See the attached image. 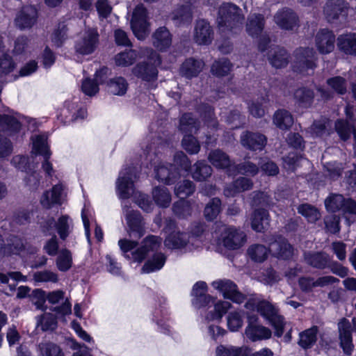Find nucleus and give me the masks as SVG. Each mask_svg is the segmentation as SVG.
Returning a JSON list of instances; mask_svg holds the SVG:
<instances>
[{"instance_id":"obj_1","label":"nucleus","mask_w":356,"mask_h":356,"mask_svg":"<svg viewBox=\"0 0 356 356\" xmlns=\"http://www.w3.org/2000/svg\"><path fill=\"white\" fill-rule=\"evenodd\" d=\"M245 19L241 9L232 3H223L218 8L217 23L222 31L236 33Z\"/></svg>"},{"instance_id":"obj_2","label":"nucleus","mask_w":356,"mask_h":356,"mask_svg":"<svg viewBox=\"0 0 356 356\" xmlns=\"http://www.w3.org/2000/svg\"><path fill=\"white\" fill-rule=\"evenodd\" d=\"M261 316L267 320L275 330V336L281 337L284 331L285 321L283 316L278 314V310L270 302L259 300V311Z\"/></svg>"},{"instance_id":"obj_3","label":"nucleus","mask_w":356,"mask_h":356,"mask_svg":"<svg viewBox=\"0 0 356 356\" xmlns=\"http://www.w3.org/2000/svg\"><path fill=\"white\" fill-rule=\"evenodd\" d=\"M317 58L312 48L300 47L294 52L292 69L294 72L302 74L316 67Z\"/></svg>"},{"instance_id":"obj_4","label":"nucleus","mask_w":356,"mask_h":356,"mask_svg":"<svg viewBox=\"0 0 356 356\" xmlns=\"http://www.w3.org/2000/svg\"><path fill=\"white\" fill-rule=\"evenodd\" d=\"M131 29L134 36L143 40L149 33L147 10L143 6H137L133 12L130 22Z\"/></svg>"},{"instance_id":"obj_5","label":"nucleus","mask_w":356,"mask_h":356,"mask_svg":"<svg viewBox=\"0 0 356 356\" xmlns=\"http://www.w3.org/2000/svg\"><path fill=\"white\" fill-rule=\"evenodd\" d=\"M212 284L222 293L224 298L234 303H243L247 298L245 294L239 291L236 284L230 280H220L213 282Z\"/></svg>"},{"instance_id":"obj_6","label":"nucleus","mask_w":356,"mask_h":356,"mask_svg":"<svg viewBox=\"0 0 356 356\" xmlns=\"http://www.w3.org/2000/svg\"><path fill=\"white\" fill-rule=\"evenodd\" d=\"M208 286L205 282L198 281L193 286L191 296L192 303L197 309L204 308L213 305L216 298L207 294Z\"/></svg>"},{"instance_id":"obj_7","label":"nucleus","mask_w":356,"mask_h":356,"mask_svg":"<svg viewBox=\"0 0 356 356\" xmlns=\"http://www.w3.org/2000/svg\"><path fill=\"white\" fill-rule=\"evenodd\" d=\"M214 36V32L210 23L205 19L197 20L195 29L193 40L199 45H209L211 44Z\"/></svg>"},{"instance_id":"obj_8","label":"nucleus","mask_w":356,"mask_h":356,"mask_svg":"<svg viewBox=\"0 0 356 356\" xmlns=\"http://www.w3.org/2000/svg\"><path fill=\"white\" fill-rule=\"evenodd\" d=\"M241 145L250 151H261L267 143L266 136L259 132L243 131L240 137Z\"/></svg>"},{"instance_id":"obj_9","label":"nucleus","mask_w":356,"mask_h":356,"mask_svg":"<svg viewBox=\"0 0 356 356\" xmlns=\"http://www.w3.org/2000/svg\"><path fill=\"white\" fill-rule=\"evenodd\" d=\"M224 247L229 250L239 249L245 242L246 236L234 227L226 228L222 234Z\"/></svg>"},{"instance_id":"obj_10","label":"nucleus","mask_w":356,"mask_h":356,"mask_svg":"<svg viewBox=\"0 0 356 356\" xmlns=\"http://www.w3.org/2000/svg\"><path fill=\"white\" fill-rule=\"evenodd\" d=\"M155 177L159 182L172 185L180 178L179 170L172 163L159 165L155 168Z\"/></svg>"},{"instance_id":"obj_11","label":"nucleus","mask_w":356,"mask_h":356,"mask_svg":"<svg viewBox=\"0 0 356 356\" xmlns=\"http://www.w3.org/2000/svg\"><path fill=\"white\" fill-rule=\"evenodd\" d=\"M38 17V10L34 6H24L17 15L15 22L21 30L31 28Z\"/></svg>"},{"instance_id":"obj_12","label":"nucleus","mask_w":356,"mask_h":356,"mask_svg":"<svg viewBox=\"0 0 356 356\" xmlns=\"http://www.w3.org/2000/svg\"><path fill=\"white\" fill-rule=\"evenodd\" d=\"M275 21L282 29L292 31L295 27L298 26L299 17L291 8H284L277 12Z\"/></svg>"},{"instance_id":"obj_13","label":"nucleus","mask_w":356,"mask_h":356,"mask_svg":"<svg viewBox=\"0 0 356 356\" xmlns=\"http://www.w3.org/2000/svg\"><path fill=\"white\" fill-rule=\"evenodd\" d=\"M99 33L97 30H90L79 42L75 44V51L82 56L90 55L97 49L99 42Z\"/></svg>"},{"instance_id":"obj_14","label":"nucleus","mask_w":356,"mask_h":356,"mask_svg":"<svg viewBox=\"0 0 356 356\" xmlns=\"http://www.w3.org/2000/svg\"><path fill=\"white\" fill-rule=\"evenodd\" d=\"M335 35L328 29H321L316 35V45L322 54L331 53L334 49Z\"/></svg>"},{"instance_id":"obj_15","label":"nucleus","mask_w":356,"mask_h":356,"mask_svg":"<svg viewBox=\"0 0 356 356\" xmlns=\"http://www.w3.org/2000/svg\"><path fill=\"white\" fill-rule=\"evenodd\" d=\"M135 186L132 179L131 169H128L124 175L119 177L116 182V191L120 199L128 200L134 192Z\"/></svg>"},{"instance_id":"obj_16","label":"nucleus","mask_w":356,"mask_h":356,"mask_svg":"<svg viewBox=\"0 0 356 356\" xmlns=\"http://www.w3.org/2000/svg\"><path fill=\"white\" fill-rule=\"evenodd\" d=\"M63 191L61 184L54 185L49 191L43 192L40 200V204L46 209H50L56 204L60 205Z\"/></svg>"},{"instance_id":"obj_17","label":"nucleus","mask_w":356,"mask_h":356,"mask_svg":"<svg viewBox=\"0 0 356 356\" xmlns=\"http://www.w3.org/2000/svg\"><path fill=\"white\" fill-rule=\"evenodd\" d=\"M133 73L137 78L144 81L152 82L157 79L159 72L154 63L143 61L136 65L133 69Z\"/></svg>"},{"instance_id":"obj_18","label":"nucleus","mask_w":356,"mask_h":356,"mask_svg":"<svg viewBox=\"0 0 356 356\" xmlns=\"http://www.w3.org/2000/svg\"><path fill=\"white\" fill-rule=\"evenodd\" d=\"M305 263L318 270H324L331 259L329 254L324 251H307L303 254Z\"/></svg>"},{"instance_id":"obj_19","label":"nucleus","mask_w":356,"mask_h":356,"mask_svg":"<svg viewBox=\"0 0 356 356\" xmlns=\"http://www.w3.org/2000/svg\"><path fill=\"white\" fill-rule=\"evenodd\" d=\"M209 162L217 169L226 170L232 173L234 163L230 159L229 156L220 149L211 150L208 156Z\"/></svg>"},{"instance_id":"obj_20","label":"nucleus","mask_w":356,"mask_h":356,"mask_svg":"<svg viewBox=\"0 0 356 356\" xmlns=\"http://www.w3.org/2000/svg\"><path fill=\"white\" fill-rule=\"evenodd\" d=\"M348 8L343 0H327L324 7V15L328 22L347 15Z\"/></svg>"},{"instance_id":"obj_21","label":"nucleus","mask_w":356,"mask_h":356,"mask_svg":"<svg viewBox=\"0 0 356 356\" xmlns=\"http://www.w3.org/2000/svg\"><path fill=\"white\" fill-rule=\"evenodd\" d=\"M153 46L159 51H165L172 44V34L165 26H160L152 34Z\"/></svg>"},{"instance_id":"obj_22","label":"nucleus","mask_w":356,"mask_h":356,"mask_svg":"<svg viewBox=\"0 0 356 356\" xmlns=\"http://www.w3.org/2000/svg\"><path fill=\"white\" fill-rule=\"evenodd\" d=\"M270 215L267 209H254L251 218V227L256 232L264 233L269 226Z\"/></svg>"},{"instance_id":"obj_23","label":"nucleus","mask_w":356,"mask_h":356,"mask_svg":"<svg viewBox=\"0 0 356 356\" xmlns=\"http://www.w3.org/2000/svg\"><path fill=\"white\" fill-rule=\"evenodd\" d=\"M252 187L253 182L251 179L239 177L225 188L224 194L227 197H234L240 193L251 190Z\"/></svg>"},{"instance_id":"obj_24","label":"nucleus","mask_w":356,"mask_h":356,"mask_svg":"<svg viewBox=\"0 0 356 356\" xmlns=\"http://www.w3.org/2000/svg\"><path fill=\"white\" fill-rule=\"evenodd\" d=\"M126 220L131 234L140 238L145 234L141 213L138 211L132 210L127 214Z\"/></svg>"},{"instance_id":"obj_25","label":"nucleus","mask_w":356,"mask_h":356,"mask_svg":"<svg viewBox=\"0 0 356 356\" xmlns=\"http://www.w3.org/2000/svg\"><path fill=\"white\" fill-rule=\"evenodd\" d=\"M314 91L306 86L297 88L293 93L295 103L301 108L307 109L310 108L314 103Z\"/></svg>"},{"instance_id":"obj_26","label":"nucleus","mask_w":356,"mask_h":356,"mask_svg":"<svg viewBox=\"0 0 356 356\" xmlns=\"http://www.w3.org/2000/svg\"><path fill=\"white\" fill-rule=\"evenodd\" d=\"M291 56L287 50L280 46H275L268 56L270 65L276 69L286 67L290 60Z\"/></svg>"},{"instance_id":"obj_27","label":"nucleus","mask_w":356,"mask_h":356,"mask_svg":"<svg viewBox=\"0 0 356 356\" xmlns=\"http://www.w3.org/2000/svg\"><path fill=\"white\" fill-rule=\"evenodd\" d=\"M193 19L191 4H181L172 12V20L177 26L188 25Z\"/></svg>"},{"instance_id":"obj_28","label":"nucleus","mask_w":356,"mask_h":356,"mask_svg":"<svg viewBox=\"0 0 356 356\" xmlns=\"http://www.w3.org/2000/svg\"><path fill=\"white\" fill-rule=\"evenodd\" d=\"M169 316L168 308L161 304L159 307L153 312L152 316V321L157 325L159 331L167 335L170 333V325L165 322L168 320Z\"/></svg>"},{"instance_id":"obj_29","label":"nucleus","mask_w":356,"mask_h":356,"mask_svg":"<svg viewBox=\"0 0 356 356\" xmlns=\"http://www.w3.org/2000/svg\"><path fill=\"white\" fill-rule=\"evenodd\" d=\"M202 68V63L193 58H186L181 65L179 72L180 74L187 79H192L197 77L201 72Z\"/></svg>"},{"instance_id":"obj_30","label":"nucleus","mask_w":356,"mask_h":356,"mask_svg":"<svg viewBox=\"0 0 356 356\" xmlns=\"http://www.w3.org/2000/svg\"><path fill=\"white\" fill-rule=\"evenodd\" d=\"M337 46L345 54L356 56V33H348L339 35Z\"/></svg>"},{"instance_id":"obj_31","label":"nucleus","mask_w":356,"mask_h":356,"mask_svg":"<svg viewBox=\"0 0 356 356\" xmlns=\"http://www.w3.org/2000/svg\"><path fill=\"white\" fill-rule=\"evenodd\" d=\"M273 122L280 130L286 131L293 126V117L289 111L284 108H279L273 115Z\"/></svg>"},{"instance_id":"obj_32","label":"nucleus","mask_w":356,"mask_h":356,"mask_svg":"<svg viewBox=\"0 0 356 356\" xmlns=\"http://www.w3.org/2000/svg\"><path fill=\"white\" fill-rule=\"evenodd\" d=\"M245 334L252 342L269 339L272 336L271 330L268 327L261 325H257L253 327H246Z\"/></svg>"},{"instance_id":"obj_33","label":"nucleus","mask_w":356,"mask_h":356,"mask_svg":"<svg viewBox=\"0 0 356 356\" xmlns=\"http://www.w3.org/2000/svg\"><path fill=\"white\" fill-rule=\"evenodd\" d=\"M188 243V234L180 230L175 233L168 234L165 240V245L174 250L184 248Z\"/></svg>"},{"instance_id":"obj_34","label":"nucleus","mask_w":356,"mask_h":356,"mask_svg":"<svg viewBox=\"0 0 356 356\" xmlns=\"http://www.w3.org/2000/svg\"><path fill=\"white\" fill-rule=\"evenodd\" d=\"M265 19L261 14H254L248 18L246 24V31L252 37H257L264 30Z\"/></svg>"},{"instance_id":"obj_35","label":"nucleus","mask_w":356,"mask_h":356,"mask_svg":"<svg viewBox=\"0 0 356 356\" xmlns=\"http://www.w3.org/2000/svg\"><path fill=\"white\" fill-rule=\"evenodd\" d=\"M212 168L205 161H197L193 166L191 175L197 181H206L212 175Z\"/></svg>"},{"instance_id":"obj_36","label":"nucleus","mask_w":356,"mask_h":356,"mask_svg":"<svg viewBox=\"0 0 356 356\" xmlns=\"http://www.w3.org/2000/svg\"><path fill=\"white\" fill-rule=\"evenodd\" d=\"M318 327L312 326L301 332L299 334L298 344L303 349L312 348L317 341Z\"/></svg>"},{"instance_id":"obj_37","label":"nucleus","mask_w":356,"mask_h":356,"mask_svg":"<svg viewBox=\"0 0 356 356\" xmlns=\"http://www.w3.org/2000/svg\"><path fill=\"white\" fill-rule=\"evenodd\" d=\"M222 211V202L219 197H212L204 209V216L207 221L213 222Z\"/></svg>"},{"instance_id":"obj_38","label":"nucleus","mask_w":356,"mask_h":356,"mask_svg":"<svg viewBox=\"0 0 356 356\" xmlns=\"http://www.w3.org/2000/svg\"><path fill=\"white\" fill-rule=\"evenodd\" d=\"M277 245V254L279 259L289 260L293 254V247L289 243L287 238L282 235H278L275 239Z\"/></svg>"},{"instance_id":"obj_39","label":"nucleus","mask_w":356,"mask_h":356,"mask_svg":"<svg viewBox=\"0 0 356 356\" xmlns=\"http://www.w3.org/2000/svg\"><path fill=\"white\" fill-rule=\"evenodd\" d=\"M233 68V64L227 58L216 60L211 66V72L216 77L227 76Z\"/></svg>"},{"instance_id":"obj_40","label":"nucleus","mask_w":356,"mask_h":356,"mask_svg":"<svg viewBox=\"0 0 356 356\" xmlns=\"http://www.w3.org/2000/svg\"><path fill=\"white\" fill-rule=\"evenodd\" d=\"M166 257L162 252H155L151 259L147 260L142 270L144 273H150L161 270L165 265Z\"/></svg>"},{"instance_id":"obj_41","label":"nucleus","mask_w":356,"mask_h":356,"mask_svg":"<svg viewBox=\"0 0 356 356\" xmlns=\"http://www.w3.org/2000/svg\"><path fill=\"white\" fill-rule=\"evenodd\" d=\"M32 140V151L33 154L40 156H47L48 154H51V151L47 143V137L44 135L38 134L33 136Z\"/></svg>"},{"instance_id":"obj_42","label":"nucleus","mask_w":356,"mask_h":356,"mask_svg":"<svg viewBox=\"0 0 356 356\" xmlns=\"http://www.w3.org/2000/svg\"><path fill=\"white\" fill-rule=\"evenodd\" d=\"M128 83L123 76H115L107 82L108 90L114 95L123 96L128 89Z\"/></svg>"},{"instance_id":"obj_43","label":"nucleus","mask_w":356,"mask_h":356,"mask_svg":"<svg viewBox=\"0 0 356 356\" xmlns=\"http://www.w3.org/2000/svg\"><path fill=\"white\" fill-rule=\"evenodd\" d=\"M22 127V122L15 116L3 114L1 129L2 131L9 134V135H15L21 131Z\"/></svg>"},{"instance_id":"obj_44","label":"nucleus","mask_w":356,"mask_h":356,"mask_svg":"<svg viewBox=\"0 0 356 356\" xmlns=\"http://www.w3.org/2000/svg\"><path fill=\"white\" fill-rule=\"evenodd\" d=\"M153 200L159 207L167 208L171 202V195L165 187L156 186L152 191Z\"/></svg>"},{"instance_id":"obj_45","label":"nucleus","mask_w":356,"mask_h":356,"mask_svg":"<svg viewBox=\"0 0 356 356\" xmlns=\"http://www.w3.org/2000/svg\"><path fill=\"white\" fill-rule=\"evenodd\" d=\"M297 210L298 213L306 218L309 222L314 223L320 218L319 210L310 204H301L298 207Z\"/></svg>"},{"instance_id":"obj_46","label":"nucleus","mask_w":356,"mask_h":356,"mask_svg":"<svg viewBox=\"0 0 356 356\" xmlns=\"http://www.w3.org/2000/svg\"><path fill=\"white\" fill-rule=\"evenodd\" d=\"M195 184L191 180L184 179L177 184L175 194L179 199L187 198L195 191Z\"/></svg>"},{"instance_id":"obj_47","label":"nucleus","mask_w":356,"mask_h":356,"mask_svg":"<svg viewBox=\"0 0 356 356\" xmlns=\"http://www.w3.org/2000/svg\"><path fill=\"white\" fill-rule=\"evenodd\" d=\"M345 197L343 195L338 193H331L325 200V207L328 212L336 213L340 210L342 211Z\"/></svg>"},{"instance_id":"obj_48","label":"nucleus","mask_w":356,"mask_h":356,"mask_svg":"<svg viewBox=\"0 0 356 356\" xmlns=\"http://www.w3.org/2000/svg\"><path fill=\"white\" fill-rule=\"evenodd\" d=\"M269 249L264 245L254 244L248 249V253L250 259L258 263L264 262L268 256Z\"/></svg>"},{"instance_id":"obj_49","label":"nucleus","mask_w":356,"mask_h":356,"mask_svg":"<svg viewBox=\"0 0 356 356\" xmlns=\"http://www.w3.org/2000/svg\"><path fill=\"white\" fill-rule=\"evenodd\" d=\"M40 356H65L62 348L51 341H45L38 345Z\"/></svg>"},{"instance_id":"obj_50","label":"nucleus","mask_w":356,"mask_h":356,"mask_svg":"<svg viewBox=\"0 0 356 356\" xmlns=\"http://www.w3.org/2000/svg\"><path fill=\"white\" fill-rule=\"evenodd\" d=\"M354 127L348 120L338 119L335 122L336 132L343 141H347L350 139Z\"/></svg>"},{"instance_id":"obj_51","label":"nucleus","mask_w":356,"mask_h":356,"mask_svg":"<svg viewBox=\"0 0 356 356\" xmlns=\"http://www.w3.org/2000/svg\"><path fill=\"white\" fill-rule=\"evenodd\" d=\"M136 59V53L133 49L121 51L114 57L115 63L118 67H129L134 63Z\"/></svg>"},{"instance_id":"obj_52","label":"nucleus","mask_w":356,"mask_h":356,"mask_svg":"<svg viewBox=\"0 0 356 356\" xmlns=\"http://www.w3.org/2000/svg\"><path fill=\"white\" fill-rule=\"evenodd\" d=\"M58 269L61 272L69 270L72 266V252L67 248H63L60 251L56 261Z\"/></svg>"},{"instance_id":"obj_53","label":"nucleus","mask_w":356,"mask_h":356,"mask_svg":"<svg viewBox=\"0 0 356 356\" xmlns=\"http://www.w3.org/2000/svg\"><path fill=\"white\" fill-rule=\"evenodd\" d=\"M67 31L68 28L64 24H59L58 26L54 30L51 35V41L55 47L60 48L63 46L67 38Z\"/></svg>"},{"instance_id":"obj_54","label":"nucleus","mask_w":356,"mask_h":356,"mask_svg":"<svg viewBox=\"0 0 356 356\" xmlns=\"http://www.w3.org/2000/svg\"><path fill=\"white\" fill-rule=\"evenodd\" d=\"M259 171V167L251 161H244L233 165L232 174H242L245 175L254 176Z\"/></svg>"},{"instance_id":"obj_55","label":"nucleus","mask_w":356,"mask_h":356,"mask_svg":"<svg viewBox=\"0 0 356 356\" xmlns=\"http://www.w3.org/2000/svg\"><path fill=\"white\" fill-rule=\"evenodd\" d=\"M197 120L191 113H184L179 119V129L184 134H192L196 127Z\"/></svg>"},{"instance_id":"obj_56","label":"nucleus","mask_w":356,"mask_h":356,"mask_svg":"<svg viewBox=\"0 0 356 356\" xmlns=\"http://www.w3.org/2000/svg\"><path fill=\"white\" fill-rule=\"evenodd\" d=\"M187 198L179 199L172 204V211L179 218H185L191 215V204Z\"/></svg>"},{"instance_id":"obj_57","label":"nucleus","mask_w":356,"mask_h":356,"mask_svg":"<svg viewBox=\"0 0 356 356\" xmlns=\"http://www.w3.org/2000/svg\"><path fill=\"white\" fill-rule=\"evenodd\" d=\"M326 83L337 95H343L347 92L346 80L341 76L328 78Z\"/></svg>"},{"instance_id":"obj_58","label":"nucleus","mask_w":356,"mask_h":356,"mask_svg":"<svg viewBox=\"0 0 356 356\" xmlns=\"http://www.w3.org/2000/svg\"><path fill=\"white\" fill-rule=\"evenodd\" d=\"M183 149L189 154H196L200 150V144L193 134H184L181 140Z\"/></svg>"},{"instance_id":"obj_59","label":"nucleus","mask_w":356,"mask_h":356,"mask_svg":"<svg viewBox=\"0 0 356 356\" xmlns=\"http://www.w3.org/2000/svg\"><path fill=\"white\" fill-rule=\"evenodd\" d=\"M15 67L16 63L9 54L3 53L0 56V76L8 75Z\"/></svg>"},{"instance_id":"obj_60","label":"nucleus","mask_w":356,"mask_h":356,"mask_svg":"<svg viewBox=\"0 0 356 356\" xmlns=\"http://www.w3.org/2000/svg\"><path fill=\"white\" fill-rule=\"evenodd\" d=\"M70 216L67 214L61 215L56 222L55 227L61 240L65 241L69 236L70 230L69 225Z\"/></svg>"},{"instance_id":"obj_61","label":"nucleus","mask_w":356,"mask_h":356,"mask_svg":"<svg viewBox=\"0 0 356 356\" xmlns=\"http://www.w3.org/2000/svg\"><path fill=\"white\" fill-rule=\"evenodd\" d=\"M174 165H175L181 175V171L190 172L191 170V163L188 157L183 152H177L173 158Z\"/></svg>"},{"instance_id":"obj_62","label":"nucleus","mask_w":356,"mask_h":356,"mask_svg":"<svg viewBox=\"0 0 356 356\" xmlns=\"http://www.w3.org/2000/svg\"><path fill=\"white\" fill-rule=\"evenodd\" d=\"M196 111L204 122H211L215 117L214 108L208 103H200L196 107Z\"/></svg>"},{"instance_id":"obj_63","label":"nucleus","mask_w":356,"mask_h":356,"mask_svg":"<svg viewBox=\"0 0 356 356\" xmlns=\"http://www.w3.org/2000/svg\"><path fill=\"white\" fill-rule=\"evenodd\" d=\"M213 305L214 309L209 314L211 320H220L232 307V304L227 301H219Z\"/></svg>"},{"instance_id":"obj_64","label":"nucleus","mask_w":356,"mask_h":356,"mask_svg":"<svg viewBox=\"0 0 356 356\" xmlns=\"http://www.w3.org/2000/svg\"><path fill=\"white\" fill-rule=\"evenodd\" d=\"M42 67L50 69L56 61V55L54 51L48 46H45L40 55Z\"/></svg>"}]
</instances>
